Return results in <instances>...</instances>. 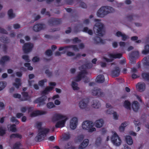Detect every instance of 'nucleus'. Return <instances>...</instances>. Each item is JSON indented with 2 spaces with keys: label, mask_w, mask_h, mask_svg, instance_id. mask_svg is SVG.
Listing matches in <instances>:
<instances>
[{
  "label": "nucleus",
  "mask_w": 149,
  "mask_h": 149,
  "mask_svg": "<svg viewBox=\"0 0 149 149\" xmlns=\"http://www.w3.org/2000/svg\"><path fill=\"white\" fill-rule=\"evenodd\" d=\"M77 118L76 117L73 118L71 120L70 124V127L72 130L75 129L77 125Z\"/></svg>",
  "instance_id": "16"
},
{
  "label": "nucleus",
  "mask_w": 149,
  "mask_h": 149,
  "mask_svg": "<svg viewBox=\"0 0 149 149\" xmlns=\"http://www.w3.org/2000/svg\"><path fill=\"white\" fill-rule=\"evenodd\" d=\"M104 123V121L102 119H100L96 120L94 124L95 126L97 128H100L102 127Z\"/></svg>",
  "instance_id": "25"
},
{
  "label": "nucleus",
  "mask_w": 149,
  "mask_h": 149,
  "mask_svg": "<svg viewBox=\"0 0 149 149\" xmlns=\"http://www.w3.org/2000/svg\"><path fill=\"white\" fill-rule=\"evenodd\" d=\"M73 42L74 43H78L80 42L81 41L77 37L75 38L72 40Z\"/></svg>",
  "instance_id": "62"
},
{
  "label": "nucleus",
  "mask_w": 149,
  "mask_h": 149,
  "mask_svg": "<svg viewBox=\"0 0 149 149\" xmlns=\"http://www.w3.org/2000/svg\"><path fill=\"white\" fill-rule=\"evenodd\" d=\"M128 125V123L127 122H125L122 123L119 128L120 131L123 132L124 130L125 127Z\"/></svg>",
  "instance_id": "32"
},
{
  "label": "nucleus",
  "mask_w": 149,
  "mask_h": 149,
  "mask_svg": "<svg viewBox=\"0 0 149 149\" xmlns=\"http://www.w3.org/2000/svg\"><path fill=\"white\" fill-rule=\"evenodd\" d=\"M46 28V26L44 24H37L33 26V30L35 32H38L42 30L45 29Z\"/></svg>",
  "instance_id": "11"
},
{
  "label": "nucleus",
  "mask_w": 149,
  "mask_h": 149,
  "mask_svg": "<svg viewBox=\"0 0 149 149\" xmlns=\"http://www.w3.org/2000/svg\"><path fill=\"white\" fill-rule=\"evenodd\" d=\"M78 84L74 81L72 82V86L74 90H78L79 88L77 86Z\"/></svg>",
  "instance_id": "43"
},
{
  "label": "nucleus",
  "mask_w": 149,
  "mask_h": 149,
  "mask_svg": "<svg viewBox=\"0 0 149 149\" xmlns=\"http://www.w3.org/2000/svg\"><path fill=\"white\" fill-rule=\"evenodd\" d=\"M67 55L69 56H74L75 55V54L73 52L70 51H68L66 53Z\"/></svg>",
  "instance_id": "63"
},
{
  "label": "nucleus",
  "mask_w": 149,
  "mask_h": 149,
  "mask_svg": "<svg viewBox=\"0 0 149 149\" xmlns=\"http://www.w3.org/2000/svg\"><path fill=\"white\" fill-rule=\"evenodd\" d=\"M101 141L100 138H97L95 144L97 146H100L101 143Z\"/></svg>",
  "instance_id": "60"
},
{
  "label": "nucleus",
  "mask_w": 149,
  "mask_h": 149,
  "mask_svg": "<svg viewBox=\"0 0 149 149\" xmlns=\"http://www.w3.org/2000/svg\"><path fill=\"white\" fill-rule=\"evenodd\" d=\"M120 72V70L118 67H115L112 72L111 75L112 77H118L119 74Z\"/></svg>",
  "instance_id": "19"
},
{
  "label": "nucleus",
  "mask_w": 149,
  "mask_h": 149,
  "mask_svg": "<svg viewBox=\"0 0 149 149\" xmlns=\"http://www.w3.org/2000/svg\"><path fill=\"white\" fill-rule=\"evenodd\" d=\"M66 118L63 115L58 113L54 114L53 116L52 120L53 122H55L60 121Z\"/></svg>",
  "instance_id": "14"
},
{
  "label": "nucleus",
  "mask_w": 149,
  "mask_h": 149,
  "mask_svg": "<svg viewBox=\"0 0 149 149\" xmlns=\"http://www.w3.org/2000/svg\"><path fill=\"white\" fill-rule=\"evenodd\" d=\"M45 73L49 77H50L52 76V72L50 71L49 69L45 70Z\"/></svg>",
  "instance_id": "48"
},
{
  "label": "nucleus",
  "mask_w": 149,
  "mask_h": 149,
  "mask_svg": "<svg viewBox=\"0 0 149 149\" xmlns=\"http://www.w3.org/2000/svg\"><path fill=\"white\" fill-rule=\"evenodd\" d=\"M134 17V15L133 14H129L126 15V18L127 20L131 22L133 20Z\"/></svg>",
  "instance_id": "44"
},
{
  "label": "nucleus",
  "mask_w": 149,
  "mask_h": 149,
  "mask_svg": "<svg viewBox=\"0 0 149 149\" xmlns=\"http://www.w3.org/2000/svg\"><path fill=\"white\" fill-rule=\"evenodd\" d=\"M93 43L95 45L104 44L106 43L105 40L102 39L97 35L93 38Z\"/></svg>",
  "instance_id": "9"
},
{
  "label": "nucleus",
  "mask_w": 149,
  "mask_h": 149,
  "mask_svg": "<svg viewBox=\"0 0 149 149\" xmlns=\"http://www.w3.org/2000/svg\"><path fill=\"white\" fill-rule=\"evenodd\" d=\"M47 98V97L46 96H42L35 100L34 103H39L38 106H40L41 105H43L45 104L44 101L46 100Z\"/></svg>",
  "instance_id": "12"
},
{
  "label": "nucleus",
  "mask_w": 149,
  "mask_h": 149,
  "mask_svg": "<svg viewBox=\"0 0 149 149\" xmlns=\"http://www.w3.org/2000/svg\"><path fill=\"white\" fill-rule=\"evenodd\" d=\"M89 140L88 139H84L83 142L79 146V149H84L88 145Z\"/></svg>",
  "instance_id": "22"
},
{
  "label": "nucleus",
  "mask_w": 149,
  "mask_h": 149,
  "mask_svg": "<svg viewBox=\"0 0 149 149\" xmlns=\"http://www.w3.org/2000/svg\"><path fill=\"white\" fill-rule=\"evenodd\" d=\"M61 22L57 19L53 18L49 21V24L51 26H54L61 24Z\"/></svg>",
  "instance_id": "17"
},
{
  "label": "nucleus",
  "mask_w": 149,
  "mask_h": 149,
  "mask_svg": "<svg viewBox=\"0 0 149 149\" xmlns=\"http://www.w3.org/2000/svg\"><path fill=\"white\" fill-rule=\"evenodd\" d=\"M9 57L7 56L3 57L1 60H0V64L3 65L5 62L8 60Z\"/></svg>",
  "instance_id": "40"
},
{
  "label": "nucleus",
  "mask_w": 149,
  "mask_h": 149,
  "mask_svg": "<svg viewBox=\"0 0 149 149\" xmlns=\"http://www.w3.org/2000/svg\"><path fill=\"white\" fill-rule=\"evenodd\" d=\"M93 64L90 63H87L86 64L82 65L80 67L79 69L80 70H82L83 69H89L92 67Z\"/></svg>",
  "instance_id": "26"
},
{
  "label": "nucleus",
  "mask_w": 149,
  "mask_h": 149,
  "mask_svg": "<svg viewBox=\"0 0 149 149\" xmlns=\"http://www.w3.org/2000/svg\"><path fill=\"white\" fill-rule=\"evenodd\" d=\"M79 6L83 8H86L87 7L86 4L83 1L79 3Z\"/></svg>",
  "instance_id": "52"
},
{
  "label": "nucleus",
  "mask_w": 149,
  "mask_h": 149,
  "mask_svg": "<svg viewBox=\"0 0 149 149\" xmlns=\"http://www.w3.org/2000/svg\"><path fill=\"white\" fill-rule=\"evenodd\" d=\"M60 30V28L59 27H57V28L51 29L50 30V31L51 32H54L59 31Z\"/></svg>",
  "instance_id": "61"
},
{
  "label": "nucleus",
  "mask_w": 149,
  "mask_h": 149,
  "mask_svg": "<svg viewBox=\"0 0 149 149\" xmlns=\"http://www.w3.org/2000/svg\"><path fill=\"white\" fill-rule=\"evenodd\" d=\"M49 132V129H42L38 130V134L35 138L37 141H40L44 139L45 137Z\"/></svg>",
  "instance_id": "3"
},
{
  "label": "nucleus",
  "mask_w": 149,
  "mask_h": 149,
  "mask_svg": "<svg viewBox=\"0 0 149 149\" xmlns=\"http://www.w3.org/2000/svg\"><path fill=\"white\" fill-rule=\"evenodd\" d=\"M121 37H122V40L124 41L126 40L127 39L129 38L128 36L124 33H123V35Z\"/></svg>",
  "instance_id": "59"
},
{
  "label": "nucleus",
  "mask_w": 149,
  "mask_h": 149,
  "mask_svg": "<svg viewBox=\"0 0 149 149\" xmlns=\"http://www.w3.org/2000/svg\"><path fill=\"white\" fill-rule=\"evenodd\" d=\"M146 86V84L144 82H139L136 86L137 90L140 92H142L145 90Z\"/></svg>",
  "instance_id": "15"
},
{
  "label": "nucleus",
  "mask_w": 149,
  "mask_h": 149,
  "mask_svg": "<svg viewBox=\"0 0 149 149\" xmlns=\"http://www.w3.org/2000/svg\"><path fill=\"white\" fill-rule=\"evenodd\" d=\"M67 119V118H66L61 120L58 121L55 125L56 127L59 128L63 127L64 126L65 122Z\"/></svg>",
  "instance_id": "21"
},
{
  "label": "nucleus",
  "mask_w": 149,
  "mask_h": 149,
  "mask_svg": "<svg viewBox=\"0 0 149 149\" xmlns=\"http://www.w3.org/2000/svg\"><path fill=\"white\" fill-rule=\"evenodd\" d=\"M91 94L93 96L98 97H103L105 95L104 93L102 90L98 88H95L91 91Z\"/></svg>",
  "instance_id": "7"
},
{
  "label": "nucleus",
  "mask_w": 149,
  "mask_h": 149,
  "mask_svg": "<svg viewBox=\"0 0 149 149\" xmlns=\"http://www.w3.org/2000/svg\"><path fill=\"white\" fill-rule=\"evenodd\" d=\"M70 45H69L68 46L60 47L59 48L58 50L59 51H61L64 50V52L63 53H65L66 52H67L68 51H69V49L70 48Z\"/></svg>",
  "instance_id": "37"
},
{
  "label": "nucleus",
  "mask_w": 149,
  "mask_h": 149,
  "mask_svg": "<svg viewBox=\"0 0 149 149\" xmlns=\"http://www.w3.org/2000/svg\"><path fill=\"white\" fill-rule=\"evenodd\" d=\"M101 106V103L99 100H94L92 101L91 104V106L92 107L98 109L100 108Z\"/></svg>",
  "instance_id": "20"
},
{
  "label": "nucleus",
  "mask_w": 149,
  "mask_h": 149,
  "mask_svg": "<svg viewBox=\"0 0 149 149\" xmlns=\"http://www.w3.org/2000/svg\"><path fill=\"white\" fill-rule=\"evenodd\" d=\"M122 54L120 53L109 54H108V56L109 57L113 58H120L122 56Z\"/></svg>",
  "instance_id": "28"
},
{
  "label": "nucleus",
  "mask_w": 149,
  "mask_h": 149,
  "mask_svg": "<svg viewBox=\"0 0 149 149\" xmlns=\"http://www.w3.org/2000/svg\"><path fill=\"white\" fill-rule=\"evenodd\" d=\"M42 124V122H37L36 123V127L38 129V130H39L40 129H47L46 128L41 127Z\"/></svg>",
  "instance_id": "46"
},
{
  "label": "nucleus",
  "mask_w": 149,
  "mask_h": 149,
  "mask_svg": "<svg viewBox=\"0 0 149 149\" xmlns=\"http://www.w3.org/2000/svg\"><path fill=\"white\" fill-rule=\"evenodd\" d=\"M70 138V134L69 132L65 133L63 135L62 139L63 140H67L69 139Z\"/></svg>",
  "instance_id": "42"
},
{
  "label": "nucleus",
  "mask_w": 149,
  "mask_h": 149,
  "mask_svg": "<svg viewBox=\"0 0 149 149\" xmlns=\"http://www.w3.org/2000/svg\"><path fill=\"white\" fill-rule=\"evenodd\" d=\"M127 143L128 144L131 145L133 143V141L131 137L130 136H127L125 137Z\"/></svg>",
  "instance_id": "34"
},
{
  "label": "nucleus",
  "mask_w": 149,
  "mask_h": 149,
  "mask_svg": "<svg viewBox=\"0 0 149 149\" xmlns=\"http://www.w3.org/2000/svg\"><path fill=\"white\" fill-rule=\"evenodd\" d=\"M88 101V100L83 99L81 100L79 103V107L81 109H83L87 107Z\"/></svg>",
  "instance_id": "13"
},
{
  "label": "nucleus",
  "mask_w": 149,
  "mask_h": 149,
  "mask_svg": "<svg viewBox=\"0 0 149 149\" xmlns=\"http://www.w3.org/2000/svg\"><path fill=\"white\" fill-rule=\"evenodd\" d=\"M143 79L145 81H149V73H143L142 74Z\"/></svg>",
  "instance_id": "39"
},
{
  "label": "nucleus",
  "mask_w": 149,
  "mask_h": 149,
  "mask_svg": "<svg viewBox=\"0 0 149 149\" xmlns=\"http://www.w3.org/2000/svg\"><path fill=\"white\" fill-rule=\"evenodd\" d=\"M149 52V45H147L144 47V49L142 51V53L143 54L146 55Z\"/></svg>",
  "instance_id": "38"
},
{
  "label": "nucleus",
  "mask_w": 149,
  "mask_h": 149,
  "mask_svg": "<svg viewBox=\"0 0 149 149\" xmlns=\"http://www.w3.org/2000/svg\"><path fill=\"white\" fill-rule=\"evenodd\" d=\"M47 113L46 111L37 110L32 112L30 114V116L32 117H35L38 115L45 114Z\"/></svg>",
  "instance_id": "18"
},
{
  "label": "nucleus",
  "mask_w": 149,
  "mask_h": 149,
  "mask_svg": "<svg viewBox=\"0 0 149 149\" xmlns=\"http://www.w3.org/2000/svg\"><path fill=\"white\" fill-rule=\"evenodd\" d=\"M6 85V84L5 82L3 81L0 82V91L4 89Z\"/></svg>",
  "instance_id": "51"
},
{
  "label": "nucleus",
  "mask_w": 149,
  "mask_h": 149,
  "mask_svg": "<svg viewBox=\"0 0 149 149\" xmlns=\"http://www.w3.org/2000/svg\"><path fill=\"white\" fill-rule=\"evenodd\" d=\"M39 61V57L36 56L34 57L32 59V61L34 63L38 62Z\"/></svg>",
  "instance_id": "58"
},
{
  "label": "nucleus",
  "mask_w": 149,
  "mask_h": 149,
  "mask_svg": "<svg viewBox=\"0 0 149 149\" xmlns=\"http://www.w3.org/2000/svg\"><path fill=\"white\" fill-rule=\"evenodd\" d=\"M105 79L104 75L100 74L98 75L96 79V81L99 83H102L104 81Z\"/></svg>",
  "instance_id": "27"
},
{
  "label": "nucleus",
  "mask_w": 149,
  "mask_h": 149,
  "mask_svg": "<svg viewBox=\"0 0 149 149\" xmlns=\"http://www.w3.org/2000/svg\"><path fill=\"white\" fill-rule=\"evenodd\" d=\"M22 138V135L19 133L13 134L10 135V139H15V138L21 139Z\"/></svg>",
  "instance_id": "30"
},
{
  "label": "nucleus",
  "mask_w": 149,
  "mask_h": 149,
  "mask_svg": "<svg viewBox=\"0 0 149 149\" xmlns=\"http://www.w3.org/2000/svg\"><path fill=\"white\" fill-rule=\"evenodd\" d=\"M45 54L46 55L49 56L52 55V52L51 50L48 49L45 52Z\"/></svg>",
  "instance_id": "57"
},
{
  "label": "nucleus",
  "mask_w": 149,
  "mask_h": 149,
  "mask_svg": "<svg viewBox=\"0 0 149 149\" xmlns=\"http://www.w3.org/2000/svg\"><path fill=\"white\" fill-rule=\"evenodd\" d=\"M93 30L95 33L100 36H102L105 33L104 24L101 22H97L94 25Z\"/></svg>",
  "instance_id": "2"
},
{
  "label": "nucleus",
  "mask_w": 149,
  "mask_h": 149,
  "mask_svg": "<svg viewBox=\"0 0 149 149\" xmlns=\"http://www.w3.org/2000/svg\"><path fill=\"white\" fill-rule=\"evenodd\" d=\"M114 9L109 6H102L97 10L96 15L99 17L103 18L109 13L115 12Z\"/></svg>",
  "instance_id": "1"
},
{
  "label": "nucleus",
  "mask_w": 149,
  "mask_h": 149,
  "mask_svg": "<svg viewBox=\"0 0 149 149\" xmlns=\"http://www.w3.org/2000/svg\"><path fill=\"white\" fill-rule=\"evenodd\" d=\"M22 58L25 60L26 62H29L31 60L29 58V56L27 55H23L22 56Z\"/></svg>",
  "instance_id": "53"
},
{
  "label": "nucleus",
  "mask_w": 149,
  "mask_h": 149,
  "mask_svg": "<svg viewBox=\"0 0 149 149\" xmlns=\"http://www.w3.org/2000/svg\"><path fill=\"white\" fill-rule=\"evenodd\" d=\"M85 74H87V72L85 70H82L79 72L77 75L74 78V81L76 82L80 81L82 78L85 77L84 75Z\"/></svg>",
  "instance_id": "10"
},
{
  "label": "nucleus",
  "mask_w": 149,
  "mask_h": 149,
  "mask_svg": "<svg viewBox=\"0 0 149 149\" xmlns=\"http://www.w3.org/2000/svg\"><path fill=\"white\" fill-rule=\"evenodd\" d=\"M15 16V14L13 12V10L10 9V19L14 18Z\"/></svg>",
  "instance_id": "54"
},
{
  "label": "nucleus",
  "mask_w": 149,
  "mask_h": 149,
  "mask_svg": "<svg viewBox=\"0 0 149 149\" xmlns=\"http://www.w3.org/2000/svg\"><path fill=\"white\" fill-rule=\"evenodd\" d=\"M131 103L128 100H125L124 102L123 106L126 109L131 110Z\"/></svg>",
  "instance_id": "33"
},
{
  "label": "nucleus",
  "mask_w": 149,
  "mask_h": 149,
  "mask_svg": "<svg viewBox=\"0 0 149 149\" xmlns=\"http://www.w3.org/2000/svg\"><path fill=\"white\" fill-rule=\"evenodd\" d=\"M84 136L83 135H80L77 136L75 139V141L77 143L81 142L84 139Z\"/></svg>",
  "instance_id": "35"
},
{
  "label": "nucleus",
  "mask_w": 149,
  "mask_h": 149,
  "mask_svg": "<svg viewBox=\"0 0 149 149\" xmlns=\"http://www.w3.org/2000/svg\"><path fill=\"white\" fill-rule=\"evenodd\" d=\"M54 88L53 87L47 86L45 88V90L42 92V95H45L47 94L49 92L52 90Z\"/></svg>",
  "instance_id": "31"
},
{
  "label": "nucleus",
  "mask_w": 149,
  "mask_h": 149,
  "mask_svg": "<svg viewBox=\"0 0 149 149\" xmlns=\"http://www.w3.org/2000/svg\"><path fill=\"white\" fill-rule=\"evenodd\" d=\"M132 107L135 112L138 111L139 108L138 102L136 101H134L132 104Z\"/></svg>",
  "instance_id": "24"
},
{
  "label": "nucleus",
  "mask_w": 149,
  "mask_h": 149,
  "mask_svg": "<svg viewBox=\"0 0 149 149\" xmlns=\"http://www.w3.org/2000/svg\"><path fill=\"white\" fill-rule=\"evenodd\" d=\"M94 124L92 121L86 120L82 124V127L84 130H87L89 132H92L96 131L95 127H92Z\"/></svg>",
  "instance_id": "4"
},
{
  "label": "nucleus",
  "mask_w": 149,
  "mask_h": 149,
  "mask_svg": "<svg viewBox=\"0 0 149 149\" xmlns=\"http://www.w3.org/2000/svg\"><path fill=\"white\" fill-rule=\"evenodd\" d=\"M70 47V48H72L74 51L77 52L79 51V49L77 45H71Z\"/></svg>",
  "instance_id": "50"
},
{
  "label": "nucleus",
  "mask_w": 149,
  "mask_h": 149,
  "mask_svg": "<svg viewBox=\"0 0 149 149\" xmlns=\"http://www.w3.org/2000/svg\"><path fill=\"white\" fill-rule=\"evenodd\" d=\"M47 106L49 109H51L55 107L54 103L52 102L47 103Z\"/></svg>",
  "instance_id": "49"
},
{
  "label": "nucleus",
  "mask_w": 149,
  "mask_h": 149,
  "mask_svg": "<svg viewBox=\"0 0 149 149\" xmlns=\"http://www.w3.org/2000/svg\"><path fill=\"white\" fill-rule=\"evenodd\" d=\"M143 61L144 65L149 66V55L144 57L143 60Z\"/></svg>",
  "instance_id": "36"
},
{
  "label": "nucleus",
  "mask_w": 149,
  "mask_h": 149,
  "mask_svg": "<svg viewBox=\"0 0 149 149\" xmlns=\"http://www.w3.org/2000/svg\"><path fill=\"white\" fill-rule=\"evenodd\" d=\"M15 82L13 83V85L15 87L18 89L19 87L21 86L22 83L21 82V79L19 78H16L15 79Z\"/></svg>",
  "instance_id": "29"
},
{
  "label": "nucleus",
  "mask_w": 149,
  "mask_h": 149,
  "mask_svg": "<svg viewBox=\"0 0 149 149\" xmlns=\"http://www.w3.org/2000/svg\"><path fill=\"white\" fill-rule=\"evenodd\" d=\"M23 97L21 99V100L22 101H25L28 100L29 102H31L30 99L31 97L29 95L28 93L26 92H23L22 93Z\"/></svg>",
  "instance_id": "23"
},
{
  "label": "nucleus",
  "mask_w": 149,
  "mask_h": 149,
  "mask_svg": "<svg viewBox=\"0 0 149 149\" xmlns=\"http://www.w3.org/2000/svg\"><path fill=\"white\" fill-rule=\"evenodd\" d=\"M8 39L7 38L5 37L1 36L0 37V40L2 42L6 43L8 42Z\"/></svg>",
  "instance_id": "55"
},
{
  "label": "nucleus",
  "mask_w": 149,
  "mask_h": 149,
  "mask_svg": "<svg viewBox=\"0 0 149 149\" xmlns=\"http://www.w3.org/2000/svg\"><path fill=\"white\" fill-rule=\"evenodd\" d=\"M25 67H27L28 69L29 70H32L33 69V67L30 65V64L29 63H26L24 64Z\"/></svg>",
  "instance_id": "56"
},
{
  "label": "nucleus",
  "mask_w": 149,
  "mask_h": 149,
  "mask_svg": "<svg viewBox=\"0 0 149 149\" xmlns=\"http://www.w3.org/2000/svg\"><path fill=\"white\" fill-rule=\"evenodd\" d=\"M123 34V33L121 32V31H118L116 32L115 34V36L117 37H121Z\"/></svg>",
  "instance_id": "64"
},
{
  "label": "nucleus",
  "mask_w": 149,
  "mask_h": 149,
  "mask_svg": "<svg viewBox=\"0 0 149 149\" xmlns=\"http://www.w3.org/2000/svg\"><path fill=\"white\" fill-rule=\"evenodd\" d=\"M34 47L33 43L29 42L24 44L22 47V50L25 54H28L31 52Z\"/></svg>",
  "instance_id": "6"
},
{
  "label": "nucleus",
  "mask_w": 149,
  "mask_h": 149,
  "mask_svg": "<svg viewBox=\"0 0 149 149\" xmlns=\"http://www.w3.org/2000/svg\"><path fill=\"white\" fill-rule=\"evenodd\" d=\"M6 129L3 127H0V136H3L6 133Z\"/></svg>",
  "instance_id": "45"
},
{
  "label": "nucleus",
  "mask_w": 149,
  "mask_h": 149,
  "mask_svg": "<svg viewBox=\"0 0 149 149\" xmlns=\"http://www.w3.org/2000/svg\"><path fill=\"white\" fill-rule=\"evenodd\" d=\"M111 141L116 146H119L121 143V141L120 138L116 133H114L111 137Z\"/></svg>",
  "instance_id": "8"
},
{
  "label": "nucleus",
  "mask_w": 149,
  "mask_h": 149,
  "mask_svg": "<svg viewBox=\"0 0 149 149\" xmlns=\"http://www.w3.org/2000/svg\"><path fill=\"white\" fill-rule=\"evenodd\" d=\"M10 120L12 123H15L16 124H18L19 123V121L15 117L12 116Z\"/></svg>",
  "instance_id": "47"
},
{
  "label": "nucleus",
  "mask_w": 149,
  "mask_h": 149,
  "mask_svg": "<svg viewBox=\"0 0 149 149\" xmlns=\"http://www.w3.org/2000/svg\"><path fill=\"white\" fill-rule=\"evenodd\" d=\"M130 63L131 64H134L136 60L139 56V52L138 51H134L129 54Z\"/></svg>",
  "instance_id": "5"
},
{
  "label": "nucleus",
  "mask_w": 149,
  "mask_h": 149,
  "mask_svg": "<svg viewBox=\"0 0 149 149\" xmlns=\"http://www.w3.org/2000/svg\"><path fill=\"white\" fill-rule=\"evenodd\" d=\"M10 131L14 132L17 131L16 125L15 124H13L10 125Z\"/></svg>",
  "instance_id": "41"
}]
</instances>
